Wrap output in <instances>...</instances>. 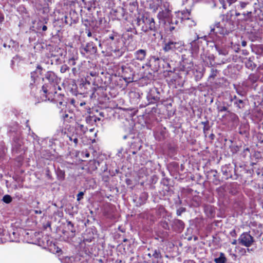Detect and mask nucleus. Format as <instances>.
<instances>
[{
  "label": "nucleus",
  "mask_w": 263,
  "mask_h": 263,
  "mask_svg": "<svg viewBox=\"0 0 263 263\" xmlns=\"http://www.w3.org/2000/svg\"><path fill=\"white\" fill-rule=\"evenodd\" d=\"M227 108L226 107H222L220 109V111H226L227 110Z\"/></svg>",
  "instance_id": "a19ab883"
},
{
  "label": "nucleus",
  "mask_w": 263,
  "mask_h": 263,
  "mask_svg": "<svg viewBox=\"0 0 263 263\" xmlns=\"http://www.w3.org/2000/svg\"><path fill=\"white\" fill-rule=\"evenodd\" d=\"M44 21H45V23L46 24V23H47V22L48 21V18H44Z\"/></svg>",
  "instance_id": "3c124183"
},
{
  "label": "nucleus",
  "mask_w": 263,
  "mask_h": 263,
  "mask_svg": "<svg viewBox=\"0 0 263 263\" xmlns=\"http://www.w3.org/2000/svg\"><path fill=\"white\" fill-rule=\"evenodd\" d=\"M3 20H4V17L0 16V22H2L3 21Z\"/></svg>",
  "instance_id": "864d4df0"
},
{
  "label": "nucleus",
  "mask_w": 263,
  "mask_h": 263,
  "mask_svg": "<svg viewBox=\"0 0 263 263\" xmlns=\"http://www.w3.org/2000/svg\"><path fill=\"white\" fill-rule=\"evenodd\" d=\"M89 156V154H86V157H88Z\"/></svg>",
  "instance_id": "4d7b16f0"
},
{
  "label": "nucleus",
  "mask_w": 263,
  "mask_h": 263,
  "mask_svg": "<svg viewBox=\"0 0 263 263\" xmlns=\"http://www.w3.org/2000/svg\"><path fill=\"white\" fill-rule=\"evenodd\" d=\"M206 36H204L203 37H199L198 35H197L196 39H195L192 41L190 43L191 45V49L193 53H196L198 51V47H196V41L199 39H205Z\"/></svg>",
  "instance_id": "ddd939ff"
},
{
  "label": "nucleus",
  "mask_w": 263,
  "mask_h": 263,
  "mask_svg": "<svg viewBox=\"0 0 263 263\" xmlns=\"http://www.w3.org/2000/svg\"><path fill=\"white\" fill-rule=\"evenodd\" d=\"M234 103L239 109L243 108L244 106V103L241 100H236L234 101Z\"/></svg>",
  "instance_id": "f3484780"
},
{
  "label": "nucleus",
  "mask_w": 263,
  "mask_h": 263,
  "mask_svg": "<svg viewBox=\"0 0 263 263\" xmlns=\"http://www.w3.org/2000/svg\"><path fill=\"white\" fill-rule=\"evenodd\" d=\"M53 247L54 248L53 250H52V248L50 249V250H51L53 252L55 251L56 253H59L61 251V249L59 247H56V246L54 245H53Z\"/></svg>",
  "instance_id": "cd10ccee"
},
{
  "label": "nucleus",
  "mask_w": 263,
  "mask_h": 263,
  "mask_svg": "<svg viewBox=\"0 0 263 263\" xmlns=\"http://www.w3.org/2000/svg\"><path fill=\"white\" fill-rule=\"evenodd\" d=\"M220 4L222 5V8L224 9H227V6L224 0H219Z\"/></svg>",
  "instance_id": "2f4dec72"
},
{
  "label": "nucleus",
  "mask_w": 263,
  "mask_h": 263,
  "mask_svg": "<svg viewBox=\"0 0 263 263\" xmlns=\"http://www.w3.org/2000/svg\"><path fill=\"white\" fill-rule=\"evenodd\" d=\"M217 70L214 69H212L211 70V73L209 76V78H214L217 74Z\"/></svg>",
  "instance_id": "5701e85b"
},
{
  "label": "nucleus",
  "mask_w": 263,
  "mask_h": 263,
  "mask_svg": "<svg viewBox=\"0 0 263 263\" xmlns=\"http://www.w3.org/2000/svg\"><path fill=\"white\" fill-rule=\"evenodd\" d=\"M34 213L36 214H41L42 213V211L40 210H34Z\"/></svg>",
  "instance_id": "ea45409f"
},
{
  "label": "nucleus",
  "mask_w": 263,
  "mask_h": 263,
  "mask_svg": "<svg viewBox=\"0 0 263 263\" xmlns=\"http://www.w3.org/2000/svg\"><path fill=\"white\" fill-rule=\"evenodd\" d=\"M146 55V51L144 49H139L134 53V59L132 61V64L136 66L137 64L135 60L143 61Z\"/></svg>",
  "instance_id": "9d476101"
},
{
  "label": "nucleus",
  "mask_w": 263,
  "mask_h": 263,
  "mask_svg": "<svg viewBox=\"0 0 263 263\" xmlns=\"http://www.w3.org/2000/svg\"><path fill=\"white\" fill-rule=\"evenodd\" d=\"M191 15V13L189 15H185L184 14L183 15V21H186L187 22V21H190V16Z\"/></svg>",
  "instance_id": "473e14b6"
},
{
  "label": "nucleus",
  "mask_w": 263,
  "mask_h": 263,
  "mask_svg": "<svg viewBox=\"0 0 263 263\" xmlns=\"http://www.w3.org/2000/svg\"><path fill=\"white\" fill-rule=\"evenodd\" d=\"M238 240H236V239H234L232 241V245H236L237 242Z\"/></svg>",
  "instance_id": "c03bdc74"
},
{
  "label": "nucleus",
  "mask_w": 263,
  "mask_h": 263,
  "mask_svg": "<svg viewBox=\"0 0 263 263\" xmlns=\"http://www.w3.org/2000/svg\"><path fill=\"white\" fill-rule=\"evenodd\" d=\"M77 128L84 134L85 133L87 130V128L82 124H78Z\"/></svg>",
  "instance_id": "412c9836"
},
{
  "label": "nucleus",
  "mask_w": 263,
  "mask_h": 263,
  "mask_svg": "<svg viewBox=\"0 0 263 263\" xmlns=\"http://www.w3.org/2000/svg\"><path fill=\"white\" fill-rule=\"evenodd\" d=\"M246 151H249V148H247L246 149Z\"/></svg>",
  "instance_id": "680f3d73"
},
{
  "label": "nucleus",
  "mask_w": 263,
  "mask_h": 263,
  "mask_svg": "<svg viewBox=\"0 0 263 263\" xmlns=\"http://www.w3.org/2000/svg\"><path fill=\"white\" fill-rule=\"evenodd\" d=\"M68 226H71V227H73V224H72V222H70V221H68Z\"/></svg>",
  "instance_id": "603ef678"
},
{
  "label": "nucleus",
  "mask_w": 263,
  "mask_h": 263,
  "mask_svg": "<svg viewBox=\"0 0 263 263\" xmlns=\"http://www.w3.org/2000/svg\"><path fill=\"white\" fill-rule=\"evenodd\" d=\"M70 140L71 141L73 140V141L75 143V144H77L78 143V140L77 138H74L73 139H72V138H70Z\"/></svg>",
  "instance_id": "e433bc0d"
},
{
  "label": "nucleus",
  "mask_w": 263,
  "mask_h": 263,
  "mask_svg": "<svg viewBox=\"0 0 263 263\" xmlns=\"http://www.w3.org/2000/svg\"><path fill=\"white\" fill-rule=\"evenodd\" d=\"M185 24L188 25L190 27L195 26L196 25V22L194 20H191L190 18V21H187L185 22Z\"/></svg>",
  "instance_id": "b1692460"
},
{
  "label": "nucleus",
  "mask_w": 263,
  "mask_h": 263,
  "mask_svg": "<svg viewBox=\"0 0 263 263\" xmlns=\"http://www.w3.org/2000/svg\"><path fill=\"white\" fill-rule=\"evenodd\" d=\"M91 35H92V34H91V32H90V31H88V33H87V36H89V37H90V36H91Z\"/></svg>",
  "instance_id": "09e8293b"
},
{
  "label": "nucleus",
  "mask_w": 263,
  "mask_h": 263,
  "mask_svg": "<svg viewBox=\"0 0 263 263\" xmlns=\"http://www.w3.org/2000/svg\"><path fill=\"white\" fill-rule=\"evenodd\" d=\"M223 37L222 39H217L215 42L214 47L219 55H226L228 54V50L224 44Z\"/></svg>",
  "instance_id": "0eeeda50"
},
{
  "label": "nucleus",
  "mask_w": 263,
  "mask_h": 263,
  "mask_svg": "<svg viewBox=\"0 0 263 263\" xmlns=\"http://www.w3.org/2000/svg\"><path fill=\"white\" fill-rule=\"evenodd\" d=\"M141 20L145 25V26H143L142 28V31L144 32H147L148 30L155 31V22L152 17L149 15H144Z\"/></svg>",
  "instance_id": "20e7f679"
},
{
  "label": "nucleus",
  "mask_w": 263,
  "mask_h": 263,
  "mask_svg": "<svg viewBox=\"0 0 263 263\" xmlns=\"http://www.w3.org/2000/svg\"><path fill=\"white\" fill-rule=\"evenodd\" d=\"M90 74L92 76H93L94 75L93 74V73H91Z\"/></svg>",
  "instance_id": "052dcab7"
},
{
  "label": "nucleus",
  "mask_w": 263,
  "mask_h": 263,
  "mask_svg": "<svg viewBox=\"0 0 263 263\" xmlns=\"http://www.w3.org/2000/svg\"><path fill=\"white\" fill-rule=\"evenodd\" d=\"M237 0H227V2L229 3V6L235 3Z\"/></svg>",
  "instance_id": "c9c22d12"
},
{
  "label": "nucleus",
  "mask_w": 263,
  "mask_h": 263,
  "mask_svg": "<svg viewBox=\"0 0 263 263\" xmlns=\"http://www.w3.org/2000/svg\"><path fill=\"white\" fill-rule=\"evenodd\" d=\"M90 47H92V49H93V51H96V49L94 48L93 46V44L92 43H88L87 46H86V47L85 48V50L86 51H88L89 50V48Z\"/></svg>",
  "instance_id": "393cba45"
},
{
  "label": "nucleus",
  "mask_w": 263,
  "mask_h": 263,
  "mask_svg": "<svg viewBox=\"0 0 263 263\" xmlns=\"http://www.w3.org/2000/svg\"><path fill=\"white\" fill-rule=\"evenodd\" d=\"M177 222L179 223V224L181 226V227H183V223L182 222V221H181V220H178Z\"/></svg>",
  "instance_id": "49530a36"
},
{
  "label": "nucleus",
  "mask_w": 263,
  "mask_h": 263,
  "mask_svg": "<svg viewBox=\"0 0 263 263\" xmlns=\"http://www.w3.org/2000/svg\"><path fill=\"white\" fill-rule=\"evenodd\" d=\"M183 45L184 43L182 41H169L164 43L163 49L165 52L178 51L182 52L183 49Z\"/></svg>",
  "instance_id": "7ed1b4c3"
},
{
  "label": "nucleus",
  "mask_w": 263,
  "mask_h": 263,
  "mask_svg": "<svg viewBox=\"0 0 263 263\" xmlns=\"http://www.w3.org/2000/svg\"><path fill=\"white\" fill-rule=\"evenodd\" d=\"M236 100H238L237 99V97H236V96H235L234 97L233 99H231V101H236Z\"/></svg>",
  "instance_id": "de8ad7c7"
},
{
  "label": "nucleus",
  "mask_w": 263,
  "mask_h": 263,
  "mask_svg": "<svg viewBox=\"0 0 263 263\" xmlns=\"http://www.w3.org/2000/svg\"><path fill=\"white\" fill-rule=\"evenodd\" d=\"M219 255V257L214 259L215 263H226L227 261V258L225 257L224 254L220 252Z\"/></svg>",
  "instance_id": "4468645a"
},
{
  "label": "nucleus",
  "mask_w": 263,
  "mask_h": 263,
  "mask_svg": "<svg viewBox=\"0 0 263 263\" xmlns=\"http://www.w3.org/2000/svg\"><path fill=\"white\" fill-rule=\"evenodd\" d=\"M30 136H31V137H32V138H33L34 140L36 139V138H37V136H36V135H35L33 133H32V134H30Z\"/></svg>",
  "instance_id": "58836bf2"
},
{
  "label": "nucleus",
  "mask_w": 263,
  "mask_h": 263,
  "mask_svg": "<svg viewBox=\"0 0 263 263\" xmlns=\"http://www.w3.org/2000/svg\"><path fill=\"white\" fill-rule=\"evenodd\" d=\"M241 44L243 47H245L247 45V43L246 41H242Z\"/></svg>",
  "instance_id": "a18cd8bd"
},
{
  "label": "nucleus",
  "mask_w": 263,
  "mask_h": 263,
  "mask_svg": "<svg viewBox=\"0 0 263 263\" xmlns=\"http://www.w3.org/2000/svg\"><path fill=\"white\" fill-rule=\"evenodd\" d=\"M84 195V193L83 192H79L77 195V201H80L83 198V196Z\"/></svg>",
  "instance_id": "a878e982"
},
{
  "label": "nucleus",
  "mask_w": 263,
  "mask_h": 263,
  "mask_svg": "<svg viewBox=\"0 0 263 263\" xmlns=\"http://www.w3.org/2000/svg\"><path fill=\"white\" fill-rule=\"evenodd\" d=\"M158 3L157 6H155L154 7H152L151 8L153 9V12H155L158 10V6H159L160 3H161V0H157Z\"/></svg>",
  "instance_id": "c85d7f7f"
},
{
  "label": "nucleus",
  "mask_w": 263,
  "mask_h": 263,
  "mask_svg": "<svg viewBox=\"0 0 263 263\" xmlns=\"http://www.w3.org/2000/svg\"><path fill=\"white\" fill-rule=\"evenodd\" d=\"M261 241L263 242V235L262 237H261Z\"/></svg>",
  "instance_id": "13d9d810"
},
{
  "label": "nucleus",
  "mask_w": 263,
  "mask_h": 263,
  "mask_svg": "<svg viewBox=\"0 0 263 263\" xmlns=\"http://www.w3.org/2000/svg\"><path fill=\"white\" fill-rule=\"evenodd\" d=\"M61 262L62 263H76L74 258L72 256L68 257L66 256L61 259Z\"/></svg>",
  "instance_id": "2eb2a0df"
},
{
  "label": "nucleus",
  "mask_w": 263,
  "mask_h": 263,
  "mask_svg": "<svg viewBox=\"0 0 263 263\" xmlns=\"http://www.w3.org/2000/svg\"><path fill=\"white\" fill-rule=\"evenodd\" d=\"M223 22L221 23H217L213 29H211V32H213L214 33L217 34H219L221 35H226L229 33L231 30L227 27L225 25L224 26Z\"/></svg>",
  "instance_id": "1a4fd4ad"
},
{
  "label": "nucleus",
  "mask_w": 263,
  "mask_h": 263,
  "mask_svg": "<svg viewBox=\"0 0 263 263\" xmlns=\"http://www.w3.org/2000/svg\"><path fill=\"white\" fill-rule=\"evenodd\" d=\"M57 176L59 179L63 180L65 178V172L61 170H58Z\"/></svg>",
  "instance_id": "6ab92c4d"
},
{
  "label": "nucleus",
  "mask_w": 263,
  "mask_h": 263,
  "mask_svg": "<svg viewBox=\"0 0 263 263\" xmlns=\"http://www.w3.org/2000/svg\"><path fill=\"white\" fill-rule=\"evenodd\" d=\"M237 92L238 94L241 95L238 91H237Z\"/></svg>",
  "instance_id": "e2e57ef3"
},
{
  "label": "nucleus",
  "mask_w": 263,
  "mask_h": 263,
  "mask_svg": "<svg viewBox=\"0 0 263 263\" xmlns=\"http://www.w3.org/2000/svg\"><path fill=\"white\" fill-rule=\"evenodd\" d=\"M242 15L244 16L243 20L245 21H248L251 18L252 12L248 11L247 13H242Z\"/></svg>",
  "instance_id": "a211bd4d"
},
{
  "label": "nucleus",
  "mask_w": 263,
  "mask_h": 263,
  "mask_svg": "<svg viewBox=\"0 0 263 263\" xmlns=\"http://www.w3.org/2000/svg\"><path fill=\"white\" fill-rule=\"evenodd\" d=\"M43 80H46L50 83L49 86L43 85L42 86V90L45 93H47L49 91L48 96H50L53 90H56L57 88L59 90L61 89V87L58 86L60 80L53 72L51 71L47 72Z\"/></svg>",
  "instance_id": "f257e3e1"
},
{
  "label": "nucleus",
  "mask_w": 263,
  "mask_h": 263,
  "mask_svg": "<svg viewBox=\"0 0 263 263\" xmlns=\"http://www.w3.org/2000/svg\"><path fill=\"white\" fill-rule=\"evenodd\" d=\"M42 70V67L41 66L38 65L37 66L36 71L37 72L41 73V71Z\"/></svg>",
  "instance_id": "4c0bfd02"
},
{
  "label": "nucleus",
  "mask_w": 263,
  "mask_h": 263,
  "mask_svg": "<svg viewBox=\"0 0 263 263\" xmlns=\"http://www.w3.org/2000/svg\"><path fill=\"white\" fill-rule=\"evenodd\" d=\"M68 117V115L67 114H65L63 115V118L64 119H66V118H67Z\"/></svg>",
  "instance_id": "37998d69"
},
{
  "label": "nucleus",
  "mask_w": 263,
  "mask_h": 263,
  "mask_svg": "<svg viewBox=\"0 0 263 263\" xmlns=\"http://www.w3.org/2000/svg\"><path fill=\"white\" fill-rule=\"evenodd\" d=\"M240 15V13H239V12H237V11H236V12H235V16H239Z\"/></svg>",
  "instance_id": "8fccbe9b"
},
{
  "label": "nucleus",
  "mask_w": 263,
  "mask_h": 263,
  "mask_svg": "<svg viewBox=\"0 0 263 263\" xmlns=\"http://www.w3.org/2000/svg\"><path fill=\"white\" fill-rule=\"evenodd\" d=\"M249 3L245 2H240L238 4L235 6V8L238 10H241L246 8Z\"/></svg>",
  "instance_id": "dca6fc26"
},
{
  "label": "nucleus",
  "mask_w": 263,
  "mask_h": 263,
  "mask_svg": "<svg viewBox=\"0 0 263 263\" xmlns=\"http://www.w3.org/2000/svg\"><path fill=\"white\" fill-rule=\"evenodd\" d=\"M47 29V27L46 25H44L42 28V30L43 31H46Z\"/></svg>",
  "instance_id": "79ce46f5"
},
{
  "label": "nucleus",
  "mask_w": 263,
  "mask_h": 263,
  "mask_svg": "<svg viewBox=\"0 0 263 263\" xmlns=\"http://www.w3.org/2000/svg\"><path fill=\"white\" fill-rule=\"evenodd\" d=\"M161 10L157 14V18L160 23L163 24L166 23L174 24V20L172 18L171 10L170 9V4L168 2H163L160 7Z\"/></svg>",
  "instance_id": "f03ea898"
},
{
  "label": "nucleus",
  "mask_w": 263,
  "mask_h": 263,
  "mask_svg": "<svg viewBox=\"0 0 263 263\" xmlns=\"http://www.w3.org/2000/svg\"><path fill=\"white\" fill-rule=\"evenodd\" d=\"M93 130H94L93 128H91L89 129L90 132H93Z\"/></svg>",
  "instance_id": "5fc2aeb1"
},
{
  "label": "nucleus",
  "mask_w": 263,
  "mask_h": 263,
  "mask_svg": "<svg viewBox=\"0 0 263 263\" xmlns=\"http://www.w3.org/2000/svg\"><path fill=\"white\" fill-rule=\"evenodd\" d=\"M22 144L23 141L20 138H14L12 143V151L17 153L20 151Z\"/></svg>",
  "instance_id": "f8f14e48"
},
{
  "label": "nucleus",
  "mask_w": 263,
  "mask_h": 263,
  "mask_svg": "<svg viewBox=\"0 0 263 263\" xmlns=\"http://www.w3.org/2000/svg\"><path fill=\"white\" fill-rule=\"evenodd\" d=\"M27 127H28V130L30 132V127H28V125H27Z\"/></svg>",
  "instance_id": "6e6d98bb"
},
{
  "label": "nucleus",
  "mask_w": 263,
  "mask_h": 263,
  "mask_svg": "<svg viewBox=\"0 0 263 263\" xmlns=\"http://www.w3.org/2000/svg\"><path fill=\"white\" fill-rule=\"evenodd\" d=\"M12 241H14L15 240H11Z\"/></svg>",
  "instance_id": "69168bd1"
},
{
  "label": "nucleus",
  "mask_w": 263,
  "mask_h": 263,
  "mask_svg": "<svg viewBox=\"0 0 263 263\" xmlns=\"http://www.w3.org/2000/svg\"><path fill=\"white\" fill-rule=\"evenodd\" d=\"M147 99L150 104H155L159 101V91L158 88H151L147 95Z\"/></svg>",
  "instance_id": "6e6552de"
},
{
  "label": "nucleus",
  "mask_w": 263,
  "mask_h": 263,
  "mask_svg": "<svg viewBox=\"0 0 263 263\" xmlns=\"http://www.w3.org/2000/svg\"><path fill=\"white\" fill-rule=\"evenodd\" d=\"M238 242L243 246L249 247L253 244L254 238L248 232H244L239 236Z\"/></svg>",
  "instance_id": "423d86ee"
},
{
  "label": "nucleus",
  "mask_w": 263,
  "mask_h": 263,
  "mask_svg": "<svg viewBox=\"0 0 263 263\" xmlns=\"http://www.w3.org/2000/svg\"><path fill=\"white\" fill-rule=\"evenodd\" d=\"M68 63L71 65H74L76 64L75 59L74 58L69 59Z\"/></svg>",
  "instance_id": "c756f323"
},
{
  "label": "nucleus",
  "mask_w": 263,
  "mask_h": 263,
  "mask_svg": "<svg viewBox=\"0 0 263 263\" xmlns=\"http://www.w3.org/2000/svg\"><path fill=\"white\" fill-rule=\"evenodd\" d=\"M124 139H126V136H124Z\"/></svg>",
  "instance_id": "0e129e2a"
},
{
  "label": "nucleus",
  "mask_w": 263,
  "mask_h": 263,
  "mask_svg": "<svg viewBox=\"0 0 263 263\" xmlns=\"http://www.w3.org/2000/svg\"><path fill=\"white\" fill-rule=\"evenodd\" d=\"M3 230L0 228V243H3L4 242V240L2 238V236H3Z\"/></svg>",
  "instance_id": "7c9ffc66"
},
{
  "label": "nucleus",
  "mask_w": 263,
  "mask_h": 263,
  "mask_svg": "<svg viewBox=\"0 0 263 263\" xmlns=\"http://www.w3.org/2000/svg\"><path fill=\"white\" fill-rule=\"evenodd\" d=\"M2 200L6 203H9L12 201V198L9 195L4 196Z\"/></svg>",
  "instance_id": "aec40b11"
},
{
  "label": "nucleus",
  "mask_w": 263,
  "mask_h": 263,
  "mask_svg": "<svg viewBox=\"0 0 263 263\" xmlns=\"http://www.w3.org/2000/svg\"><path fill=\"white\" fill-rule=\"evenodd\" d=\"M140 21H141V20H139V21H138V23H140Z\"/></svg>",
  "instance_id": "bf43d9fd"
},
{
  "label": "nucleus",
  "mask_w": 263,
  "mask_h": 263,
  "mask_svg": "<svg viewBox=\"0 0 263 263\" xmlns=\"http://www.w3.org/2000/svg\"><path fill=\"white\" fill-rule=\"evenodd\" d=\"M69 69L68 67L66 65H64L61 66L60 71L62 73L65 72Z\"/></svg>",
  "instance_id": "bb28decb"
},
{
  "label": "nucleus",
  "mask_w": 263,
  "mask_h": 263,
  "mask_svg": "<svg viewBox=\"0 0 263 263\" xmlns=\"http://www.w3.org/2000/svg\"><path fill=\"white\" fill-rule=\"evenodd\" d=\"M168 24H169V25H170V27H169V28H168L169 30H170V31H172L173 30H175V26H174V25L175 24H172V23H168Z\"/></svg>",
  "instance_id": "72a5a7b5"
},
{
  "label": "nucleus",
  "mask_w": 263,
  "mask_h": 263,
  "mask_svg": "<svg viewBox=\"0 0 263 263\" xmlns=\"http://www.w3.org/2000/svg\"><path fill=\"white\" fill-rule=\"evenodd\" d=\"M48 92L47 93L45 94L46 96L48 98L49 100L51 99V101L57 104L59 108H61L62 105H65L63 104L64 95L61 93H58L57 91H55V90H53L52 93L51 94L50 96L48 95Z\"/></svg>",
  "instance_id": "39448f33"
},
{
  "label": "nucleus",
  "mask_w": 263,
  "mask_h": 263,
  "mask_svg": "<svg viewBox=\"0 0 263 263\" xmlns=\"http://www.w3.org/2000/svg\"><path fill=\"white\" fill-rule=\"evenodd\" d=\"M190 14V11L188 10H183L182 11H178L176 13V16L177 17V20H175V18L174 20V24H175V25H177L179 22H182L183 21V15L184 14L185 15H189Z\"/></svg>",
  "instance_id": "9b49d317"
},
{
  "label": "nucleus",
  "mask_w": 263,
  "mask_h": 263,
  "mask_svg": "<svg viewBox=\"0 0 263 263\" xmlns=\"http://www.w3.org/2000/svg\"><path fill=\"white\" fill-rule=\"evenodd\" d=\"M117 36V34L113 33L109 35V39L111 40H114L115 39V37Z\"/></svg>",
  "instance_id": "f704fd0d"
},
{
  "label": "nucleus",
  "mask_w": 263,
  "mask_h": 263,
  "mask_svg": "<svg viewBox=\"0 0 263 263\" xmlns=\"http://www.w3.org/2000/svg\"><path fill=\"white\" fill-rule=\"evenodd\" d=\"M35 72H36L35 71V72H32L31 73V79H32L31 81H33V82H30V85L31 86H32L34 83L35 84L36 83V82L37 81V80L39 79L37 78H35V77L34 76Z\"/></svg>",
  "instance_id": "4be33fe9"
}]
</instances>
